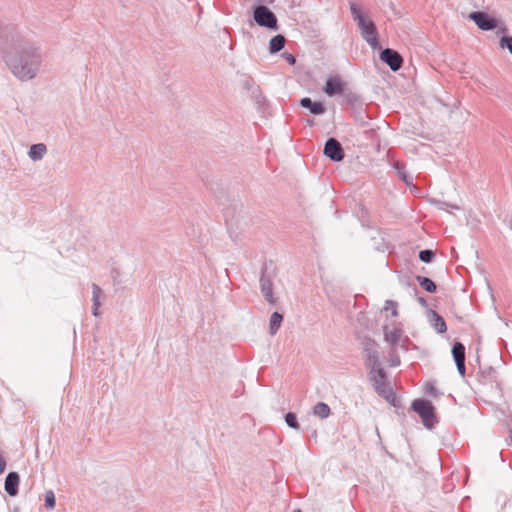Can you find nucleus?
<instances>
[{
    "label": "nucleus",
    "instance_id": "nucleus-1",
    "mask_svg": "<svg viewBox=\"0 0 512 512\" xmlns=\"http://www.w3.org/2000/svg\"><path fill=\"white\" fill-rule=\"evenodd\" d=\"M0 48L6 64L20 81L34 79L40 72L43 56L40 46L29 41L17 28L0 20Z\"/></svg>",
    "mask_w": 512,
    "mask_h": 512
},
{
    "label": "nucleus",
    "instance_id": "nucleus-2",
    "mask_svg": "<svg viewBox=\"0 0 512 512\" xmlns=\"http://www.w3.org/2000/svg\"><path fill=\"white\" fill-rule=\"evenodd\" d=\"M350 11L353 20L357 23L362 38L372 48H378V34L374 22L362 13L361 9L355 3L350 4Z\"/></svg>",
    "mask_w": 512,
    "mask_h": 512
},
{
    "label": "nucleus",
    "instance_id": "nucleus-3",
    "mask_svg": "<svg viewBox=\"0 0 512 512\" xmlns=\"http://www.w3.org/2000/svg\"><path fill=\"white\" fill-rule=\"evenodd\" d=\"M370 378L373 381L376 392L388 402L393 403L395 397L386 382V375L381 366L370 368Z\"/></svg>",
    "mask_w": 512,
    "mask_h": 512
},
{
    "label": "nucleus",
    "instance_id": "nucleus-4",
    "mask_svg": "<svg viewBox=\"0 0 512 512\" xmlns=\"http://www.w3.org/2000/svg\"><path fill=\"white\" fill-rule=\"evenodd\" d=\"M412 408L421 417L426 428H433L436 422V417L434 414V407L431 402L424 399H416L412 403Z\"/></svg>",
    "mask_w": 512,
    "mask_h": 512
},
{
    "label": "nucleus",
    "instance_id": "nucleus-5",
    "mask_svg": "<svg viewBox=\"0 0 512 512\" xmlns=\"http://www.w3.org/2000/svg\"><path fill=\"white\" fill-rule=\"evenodd\" d=\"M254 20L259 26L274 30L278 28L275 14L264 5H259L254 9Z\"/></svg>",
    "mask_w": 512,
    "mask_h": 512
},
{
    "label": "nucleus",
    "instance_id": "nucleus-6",
    "mask_svg": "<svg viewBox=\"0 0 512 512\" xmlns=\"http://www.w3.org/2000/svg\"><path fill=\"white\" fill-rule=\"evenodd\" d=\"M363 350L365 353V364L369 369L381 366L377 352V344L375 341L371 339H365L363 341Z\"/></svg>",
    "mask_w": 512,
    "mask_h": 512
},
{
    "label": "nucleus",
    "instance_id": "nucleus-7",
    "mask_svg": "<svg viewBox=\"0 0 512 512\" xmlns=\"http://www.w3.org/2000/svg\"><path fill=\"white\" fill-rule=\"evenodd\" d=\"M469 19H471L479 29L484 31H490L497 27V20L487 13L482 11H476L469 14Z\"/></svg>",
    "mask_w": 512,
    "mask_h": 512
},
{
    "label": "nucleus",
    "instance_id": "nucleus-8",
    "mask_svg": "<svg viewBox=\"0 0 512 512\" xmlns=\"http://www.w3.org/2000/svg\"><path fill=\"white\" fill-rule=\"evenodd\" d=\"M323 153L334 162L342 161L345 156L341 143L332 137L326 141Z\"/></svg>",
    "mask_w": 512,
    "mask_h": 512
},
{
    "label": "nucleus",
    "instance_id": "nucleus-9",
    "mask_svg": "<svg viewBox=\"0 0 512 512\" xmlns=\"http://www.w3.org/2000/svg\"><path fill=\"white\" fill-rule=\"evenodd\" d=\"M380 59L386 63L392 71H398L403 65L402 56L395 50L386 48L380 53Z\"/></svg>",
    "mask_w": 512,
    "mask_h": 512
},
{
    "label": "nucleus",
    "instance_id": "nucleus-10",
    "mask_svg": "<svg viewBox=\"0 0 512 512\" xmlns=\"http://www.w3.org/2000/svg\"><path fill=\"white\" fill-rule=\"evenodd\" d=\"M452 355L461 376L465 375V346L460 342H455L452 347Z\"/></svg>",
    "mask_w": 512,
    "mask_h": 512
},
{
    "label": "nucleus",
    "instance_id": "nucleus-11",
    "mask_svg": "<svg viewBox=\"0 0 512 512\" xmlns=\"http://www.w3.org/2000/svg\"><path fill=\"white\" fill-rule=\"evenodd\" d=\"M344 83L339 76L330 77L326 80L324 93L330 97L343 92Z\"/></svg>",
    "mask_w": 512,
    "mask_h": 512
},
{
    "label": "nucleus",
    "instance_id": "nucleus-12",
    "mask_svg": "<svg viewBox=\"0 0 512 512\" xmlns=\"http://www.w3.org/2000/svg\"><path fill=\"white\" fill-rule=\"evenodd\" d=\"M383 331L386 342L395 345L401 340L402 330L395 324L385 325Z\"/></svg>",
    "mask_w": 512,
    "mask_h": 512
},
{
    "label": "nucleus",
    "instance_id": "nucleus-13",
    "mask_svg": "<svg viewBox=\"0 0 512 512\" xmlns=\"http://www.w3.org/2000/svg\"><path fill=\"white\" fill-rule=\"evenodd\" d=\"M92 313L95 317H98V309L101 306L103 300L105 299V295L103 290L95 283L92 284Z\"/></svg>",
    "mask_w": 512,
    "mask_h": 512
},
{
    "label": "nucleus",
    "instance_id": "nucleus-14",
    "mask_svg": "<svg viewBox=\"0 0 512 512\" xmlns=\"http://www.w3.org/2000/svg\"><path fill=\"white\" fill-rule=\"evenodd\" d=\"M19 475L16 472H10L5 479V491L10 496H16L18 493Z\"/></svg>",
    "mask_w": 512,
    "mask_h": 512
},
{
    "label": "nucleus",
    "instance_id": "nucleus-15",
    "mask_svg": "<svg viewBox=\"0 0 512 512\" xmlns=\"http://www.w3.org/2000/svg\"><path fill=\"white\" fill-rule=\"evenodd\" d=\"M260 288H261V292L264 295L265 299L268 302L273 303L274 302V297H273L272 282L266 276L265 273L261 274V277H260Z\"/></svg>",
    "mask_w": 512,
    "mask_h": 512
},
{
    "label": "nucleus",
    "instance_id": "nucleus-16",
    "mask_svg": "<svg viewBox=\"0 0 512 512\" xmlns=\"http://www.w3.org/2000/svg\"><path fill=\"white\" fill-rule=\"evenodd\" d=\"M303 108L309 109L314 115H321L325 112V107L321 102H313L310 98L305 97L300 100Z\"/></svg>",
    "mask_w": 512,
    "mask_h": 512
},
{
    "label": "nucleus",
    "instance_id": "nucleus-17",
    "mask_svg": "<svg viewBox=\"0 0 512 512\" xmlns=\"http://www.w3.org/2000/svg\"><path fill=\"white\" fill-rule=\"evenodd\" d=\"M47 153V146L44 143L33 144L29 151L28 156L33 161H40Z\"/></svg>",
    "mask_w": 512,
    "mask_h": 512
},
{
    "label": "nucleus",
    "instance_id": "nucleus-18",
    "mask_svg": "<svg viewBox=\"0 0 512 512\" xmlns=\"http://www.w3.org/2000/svg\"><path fill=\"white\" fill-rule=\"evenodd\" d=\"M383 317L394 318L398 316V304L395 301L387 300L382 310Z\"/></svg>",
    "mask_w": 512,
    "mask_h": 512
},
{
    "label": "nucleus",
    "instance_id": "nucleus-19",
    "mask_svg": "<svg viewBox=\"0 0 512 512\" xmlns=\"http://www.w3.org/2000/svg\"><path fill=\"white\" fill-rule=\"evenodd\" d=\"M285 37L281 34H278L271 38L269 43V50L271 53H277L284 48L285 45Z\"/></svg>",
    "mask_w": 512,
    "mask_h": 512
},
{
    "label": "nucleus",
    "instance_id": "nucleus-20",
    "mask_svg": "<svg viewBox=\"0 0 512 512\" xmlns=\"http://www.w3.org/2000/svg\"><path fill=\"white\" fill-rule=\"evenodd\" d=\"M330 413V407L324 402H319L313 407V414L320 417L321 419L328 418Z\"/></svg>",
    "mask_w": 512,
    "mask_h": 512
},
{
    "label": "nucleus",
    "instance_id": "nucleus-21",
    "mask_svg": "<svg viewBox=\"0 0 512 512\" xmlns=\"http://www.w3.org/2000/svg\"><path fill=\"white\" fill-rule=\"evenodd\" d=\"M416 279L419 285L427 292L434 293L436 291V284L430 278L417 276Z\"/></svg>",
    "mask_w": 512,
    "mask_h": 512
},
{
    "label": "nucleus",
    "instance_id": "nucleus-22",
    "mask_svg": "<svg viewBox=\"0 0 512 512\" xmlns=\"http://www.w3.org/2000/svg\"><path fill=\"white\" fill-rule=\"evenodd\" d=\"M394 167L397 170V174L405 182L406 185L412 184V178L406 173L404 167L400 163H395Z\"/></svg>",
    "mask_w": 512,
    "mask_h": 512
},
{
    "label": "nucleus",
    "instance_id": "nucleus-23",
    "mask_svg": "<svg viewBox=\"0 0 512 512\" xmlns=\"http://www.w3.org/2000/svg\"><path fill=\"white\" fill-rule=\"evenodd\" d=\"M285 422L292 429L299 430L300 428L299 423L297 421V417L292 412H289L285 415Z\"/></svg>",
    "mask_w": 512,
    "mask_h": 512
},
{
    "label": "nucleus",
    "instance_id": "nucleus-24",
    "mask_svg": "<svg viewBox=\"0 0 512 512\" xmlns=\"http://www.w3.org/2000/svg\"><path fill=\"white\" fill-rule=\"evenodd\" d=\"M434 256V252L430 249L421 250L419 252V259L424 263H430L433 260Z\"/></svg>",
    "mask_w": 512,
    "mask_h": 512
},
{
    "label": "nucleus",
    "instance_id": "nucleus-25",
    "mask_svg": "<svg viewBox=\"0 0 512 512\" xmlns=\"http://www.w3.org/2000/svg\"><path fill=\"white\" fill-rule=\"evenodd\" d=\"M45 505L51 509L55 506V495L52 490H48L45 493Z\"/></svg>",
    "mask_w": 512,
    "mask_h": 512
},
{
    "label": "nucleus",
    "instance_id": "nucleus-26",
    "mask_svg": "<svg viewBox=\"0 0 512 512\" xmlns=\"http://www.w3.org/2000/svg\"><path fill=\"white\" fill-rule=\"evenodd\" d=\"M500 47L507 48L509 52L512 54V36H503L500 39Z\"/></svg>",
    "mask_w": 512,
    "mask_h": 512
},
{
    "label": "nucleus",
    "instance_id": "nucleus-27",
    "mask_svg": "<svg viewBox=\"0 0 512 512\" xmlns=\"http://www.w3.org/2000/svg\"><path fill=\"white\" fill-rule=\"evenodd\" d=\"M281 322H269L268 324V333L270 335H275L280 329Z\"/></svg>",
    "mask_w": 512,
    "mask_h": 512
},
{
    "label": "nucleus",
    "instance_id": "nucleus-28",
    "mask_svg": "<svg viewBox=\"0 0 512 512\" xmlns=\"http://www.w3.org/2000/svg\"><path fill=\"white\" fill-rule=\"evenodd\" d=\"M425 393L434 397L438 396L437 390L433 383H427L425 385Z\"/></svg>",
    "mask_w": 512,
    "mask_h": 512
},
{
    "label": "nucleus",
    "instance_id": "nucleus-29",
    "mask_svg": "<svg viewBox=\"0 0 512 512\" xmlns=\"http://www.w3.org/2000/svg\"><path fill=\"white\" fill-rule=\"evenodd\" d=\"M435 326L438 332H444L447 329L446 322H436Z\"/></svg>",
    "mask_w": 512,
    "mask_h": 512
},
{
    "label": "nucleus",
    "instance_id": "nucleus-30",
    "mask_svg": "<svg viewBox=\"0 0 512 512\" xmlns=\"http://www.w3.org/2000/svg\"><path fill=\"white\" fill-rule=\"evenodd\" d=\"M285 59L291 65L295 64V62H296L295 57L292 54H289V53L285 54Z\"/></svg>",
    "mask_w": 512,
    "mask_h": 512
},
{
    "label": "nucleus",
    "instance_id": "nucleus-31",
    "mask_svg": "<svg viewBox=\"0 0 512 512\" xmlns=\"http://www.w3.org/2000/svg\"><path fill=\"white\" fill-rule=\"evenodd\" d=\"M270 320H283V316H282L279 312L275 311V312L271 315Z\"/></svg>",
    "mask_w": 512,
    "mask_h": 512
},
{
    "label": "nucleus",
    "instance_id": "nucleus-32",
    "mask_svg": "<svg viewBox=\"0 0 512 512\" xmlns=\"http://www.w3.org/2000/svg\"><path fill=\"white\" fill-rule=\"evenodd\" d=\"M6 467V461L0 456V474L4 472Z\"/></svg>",
    "mask_w": 512,
    "mask_h": 512
},
{
    "label": "nucleus",
    "instance_id": "nucleus-33",
    "mask_svg": "<svg viewBox=\"0 0 512 512\" xmlns=\"http://www.w3.org/2000/svg\"><path fill=\"white\" fill-rule=\"evenodd\" d=\"M432 314L434 316V320L440 321L443 320L441 316H439L435 311H432Z\"/></svg>",
    "mask_w": 512,
    "mask_h": 512
},
{
    "label": "nucleus",
    "instance_id": "nucleus-34",
    "mask_svg": "<svg viewBox=\"0 0 512 512\" xmlns=\"http://www.w3.org/2000/svg\"><path fill=\"white\" fill-rule=\"evenodd\" d=\"M294 512H301V511H300V510H298V511H294Z\"/></svg>",
    "mask_w": 512,
    "mask_h": 512
}]
</instances>
